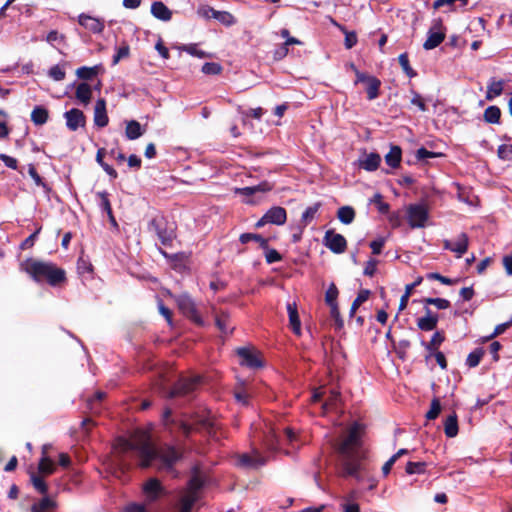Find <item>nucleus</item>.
<instances>
[{
  "label": "nucleus",
  "instance_id": "1",
  "mask_svg": "<svg viewBox=\"0 0 512 512\" xmlns=\"http://www.w3.org/2000/svg\"><path fill=\"white\" fill-rule=\"evenodd\" d=\"M113 452L120 468L128 467L127 455L135 454L142 468L153 467L158 471L174 473V467L183 456L181 449L171 444L155 445L148 431L137 429L129 439L118 437Z\"/></svg>",
  "mask_w": 512,
  "mask_h": 512
},
{
  "label": "nucleus",
  "instance_id": "2",
  "mask_svg": "<svg viewBox=\"0 0 512 512\" xmlns=\"http://www.w3.org/2000/svg\"><path fill=\"white\" fill-rule=\"evenodd\" d=\"M362 432L363 426L358 422L353 423L345 439L337 446L341 475L354 477L357 481H362L370 471L365 452L361 448Z\"/></svg>",
  "mask_w": 512,
  "mask_h": 512
},
{
  "label": "nucleus",
  "instance_id": "3",
  "mask_svg": "<svg viewBox=\"0 0 512 512\" xmlns=\"http://www.w3.org/2000/svg\"><path fill=\"white\" fill-rule=\"evenodd\" d=\"M20 269L26 272L34 281L47 282L56 287L66 281V272L56 264L35 258H28L21 262Z\"/></svg>",
  "mask_w": 512,
  "mask_h": 512
},
{
  "label": "nucleus",
  "instance_id": "4",
  "mask_svg": "<svg viewBox=\"0 0 512 512\" xmlns=\"http://www.w3.org/2000/svg\"><path fill=\"white\" fill-rule=\"evenodd\" d=\"M177 429L186 437L193 431L208 432L214 427V423L208 413L202 412L191 417L189 421L180 420L175 423Z\"/></svg>",
  "mask_w": 512,
  "mask_h": 512
},
{
  "label": "nucleus",
  "instance_id": "5",
  "mask_svg": "<svg viewBox=\"0 0 512 512\" xmlns=\"http://www.w3.org/2000/svg\"><path fill=\"white\" fill-rule=\"evenodd\" d=\"M202 383V377L199 375L192 377H181L173 388L163 392L167 398L186 397L192 394Z\"/></svg>",
  "mask_w": 512,
  "mask_h": 512
},
{
  "label": "nucleus",
  "instance_id": "6",
  "mask_svg": "<svg viewBox=\"0 0 512 512\" xmlns=\"http://www.w3.org/2000/svg\"><path fill=\"white\" fill-rule=\"evenodd\" d=\"M149 230L157 235L164 246H170L176 238L174 224H169L163 217L153 218L149 223Z\"/></svg>",
  "mask_w": 512,
  "mask_h": 512
},
{
  "label": "nucleus",
  "instance_id": "7",
  "mask_svg": "<svg viewBox=\"0 0 512 512\" xmlns=\"http://www.w3.org/2000/svg\"><path fill=\"white\" fill-rule=\"evenodd\" d=\"M406 218L410 228H423L429 219V210L425 204H409L406 207Z\"/></svg>",
  "mask_w": 512,
  "mask_h": 512
},
{
  "label": "nucleus",
  "instance_id": "8",
  "mask_svg": "<svg viewBox=\"0 0 512 512\" xmlns=\"http://www.w3.org/2000/svg\"><path fill=\"white\" fill-rule=\"evenodd\" d=\"M359 83H363L365 85L368 100L372 101L379 97L381 81L377 77L365 72L356 71L354 84L357 85Z\"/></svg>",
  "mask_w": 512,
  "mask_h": 512
},
{
  "label": "nucleus",
  "instance_id": "9",
  "mask_svg": "<svg viewBox=\"0 0 512 512\" xmlns=\"http://www.w3.org/2000/svg\"><path fill=\"white\" fill-rule=\"evenodd\" d=\"M179 310L195 324L202 326L204 324L200 314L197 311L193 299L188 294H181L176 298Z\"/></svg>",
  "mask_w": 512,
  "mask_h": 512
},
{
  "label": "nucleus",
  "instance_id": "10",
  "mask_svg": "<svg viewBox=\"0 0 512 512\" xmlns=\"http://www.w3.org/2000/svg\"><path fill=\"white\" fill-rule=\"evenodd\" d=\"M267 463V458L259 450L253 449L251 453L237 455L236 465L245 469H257Z\"/></svg>",
  "mask_w": 512,
  "mask_h": 512
},
{
  "label": "nucleus",
  "instance_id": "11",
  "mask_svg": "<svg viewBox=\"0 0 512 512\" xmlns=\"http://www.w3.org/2000/svg\"><path fill=\"white\" fill-rule=\"evenodd\" d=\"M323 244L336 254L345 252L347 248V241L345 237L339 233H336L333 229H329L325 232Z\"/></svg>",
  "mask_w": 512,
  "mask_h": 512
},
{
  "label": "nucleus",
  "instance_id": "12",
  "mask_svg": "<svg viewBox=\"0 0 512 512\" xmlns=\"http://www.w3.org/2000/svg\"><path fill=\"white\" fill-rule=\"evenodd\" d=\"M445 39V31L440 19L435 20L433 26L428 31V36L423 44L425 50H432L438 47Z\"/></svg>",
  "mask_w": 512,
  "mask_h": 512
},
{
  "label": "nucleus",
  "instance_id": "13",
  "mask_svg": "<svg viewBox=\"0 0 512 512\" xmlns=\"http://www.w3.org/2000/svg\"><path fill=\"white\" fill-rule=\"evenodd\" d=\"M469 239L466 233H461L455 240H444L443 247L446 250L456 253L457 257H462L467 252Z\"/></svg>",
  "mask_w": 512,
  "mask_h": 512
},
{
  "label": "nucleus",
  "instance_id": "14",
  "mask_svg": "<svg viewBox=\"0 0 512 512\" xmlns=\"http://www.w3.org/2000/svg\"><path fill=\"white\" fill-rule=\"evenodd\" d=\"M66 126L70 131H76L86 124V117L80 109L72 108L64 113Z\"/></svg>",
  "mask_w": 512,
  "mask_h": 512
},
{
  "label": "nucleus",
  "instance_id": "15",
  "mask_svg": "<svg viewBox=\"0 0 512 512\" xmlns=\"http://www.w3.org/2000/svg\"><path fill=\"white\" fill-rule=\"evenodd\" d=\"M78 23L94 34L102 33L105 28L103 20L87 15L85 13H82L78 16Z\"/></svg>",
  "mask_w": 512,
  "mask_h": 512
},
{
  "label": "nucleus",
  "instance_id": "16",
  "mask_svg": "<svg viewBox=\"0 0 512 512\" xmlns=\"http://www.w3.org/2000/svg\"><path fill=\"white\" fill-rule=\"evenodd\" d=\"M241 358V364L252 369H258L263 367V361L261 360L258 353L252 352L248 348H239L237 351Z\"/></svg>",
  "mask_w": 512,
  "mask_h": 512
},
{
  "label": "nucleus",
  "instance_id": "17",
  "mask_svg": "<svg viewBox=\"0 0 512 512\" xmlns=\"http://www.w3.org/2000/svg\"><path fill=\"white\" fill-rule=\"evenodd\" d=\"M164 488L156 478H150L143 485V492L149 502L156 501L163 493Z\"/></svg>",
  "mask_w": 512,
  "mask_h": 512
},
{
  "label": "nucleus",
  "instance_id": "18",
  "mask_svg": "<svg viewBox=\"0 0 512 512\" xmlns=\"http://www.w3.org/2000/svg\"><path fill=\"white\" fill-rule=\"evenodd\" d=\"M109 118L106 111V101L99 98L94 108V123L96 126L103 128L108 125Z\"/></svg>",
  "mask_w": 512,
  "mask_h": 512
},
{
  "label": "nucleus",
  "instance_id": "19",
  "mask_svg": "<svg viewBox=\"0 0 512 512\" xmlns=\"http://www.w3.org/2000/svg\"><path fill=\"white\" fill-rule=\"evenodd\" d=\"M286 219V210L280 206L272 207L264 214V221H268L275 225H283L286 222Z\"/></svg>",
  "mask_w": 512,
  "mask_h": 512
},
{
  "label": "nucleus",
  "instance_id": "20",
  "mask_svg": "<svg viewBox=\"0 0 512 512\" xmlns=\"http://www.w3.org/2000/svg\"><path fill=\"white\" fill-rule=\"evenodd\" d=\"M445 341V334L443 331H436L429 342L421 341V345L428 351L426 360L432 357V353L437 352L441 344Z\"/></svg>",
  "mask_w": 512,
  "mask_h": 512
},
{
  "label": "nucleus",
  "instance_id": "21",
  "mask_svg": "<svg viewBox=\"0 0 512 512\" xmlns=\"http://www.w3.org/2000/svg\"><path fill=\"white\" fill-rule=\"evenodd\" d=\"M426 315L417 320V326L422 331H432L437 327L438 315L433 314L429 308H425Z\"/></svg>",
  "mask_w": 512,
  "mask_h": 512
},
{
  "label": "nucleus",
  "instance_id": "22",
  "mask_svg": "<svg viewBox=\"0 0 512 512\" xmlns=\"http://www.w3.org/2000/svg\"><path fill=\"white\" fill-rule=\"evenodd\" d=\"M151 14L164 22L170 21L172 18V11L162 1L152 3Z\"/></svg>",
  "mask_w": 512,
  "mask_h": 512
},
{
  "label": "nucleus",
  "instance_id": "23",
  "mask_svg": "<svg viewBox=\"0 0 512 512\" xmlns=\"http://www.w3.org/2000/svg\"><path fill=\"white\" fill-rule=\"evenodd\" d=\"M287 311L289 316V323L296 335L301 333V322L298 315L297 305L295 302L287 304Z\"/></svg>",
  "mask_w": 512,
  "mask_h": 512
},
{
  "label": "nucleus",
  "instance_id": "24",
  "mask_svg": "<svg viewBox=\"0 0 512 512\" xmlns=\"http://www.w3.org/2000/svg\"><path fill=\"white\" fill-rule=\"evenodd\" d=\"M503 89V80H495V78H491L487 85V91L485 96L486 100L492 101L494 98L500 96L503 93Z\"/></svg>",
  "mask_w": 512,
  "mask_h": 512
},
{
  "label": "nucleus",
  "instance_id": "25",
  "mask_svg": "<svg viewBox=\"0 0 512 512\" xmlns=\"http://www.w3.org/2000/svg\"><path fill=\"white\" fill-rule=\"evenodd\" d=\"M359 165L366 171L372 172L378 169L381 157L378 153H370L359 161Z\"/></svg>",
  "mask_w": 512,
  "mask_h": 512
},
{
  "label": "nucleus",
  "instance_id": "26",
  "mask_svg": "<svg viewBox=\"0 0 512 512\" xmlns=\"http://www.w3.org/2000/svg\"><path fill=\"white\" fill-rule=\"evenodd\" d=\"M402 159V150L397 145H392L389 152L385 155V162L391 168L399 167Z\"/></svg>",
  "mask_w": 512,
  "mask_h": 512
},
{
  "label": "nucleus",
  "instance_id": "27",
  "mask_svg": "<svg viewBox=\"0 0 512 512\" xmlns=\"http://www.w3.org/2000/svg\"><path fill=\"white\" fill-rule=\"evenodd\" d=\"M272 188H273L272 184H270L267 181H263V182H261L260 184H258L256 186L243 187V188L238 189L237 191L240 194H242V195L251 196V195H254V194L258 193V192H268V191H271Z\"/></svg>",
  "mask_w": 512,
  "mask_h": 512
},
{
  "label": "nucleus",
  "instance_id": "28",
  "mask_svg": "<svg viewBox=\"0 0 512 512\" xmlns=\"http://www.w3.org/2000/svg\"><path fill=\"white\" fill-rule=\"evenodd\" d=\"M75 96L84 105L89 104L91 97H92L91 86L85 82L80 83L76 87Z\"/></svg>",
  "mask_w": 512,
  "mask_h": 512
},
{
  "label": "nucleus",
  "instance_id": "29",
  "mask_svg": "<svg viewBox=\"0 0 512 512\" xmlns=\"http://www.w3.org/2000/svg\"><path fill=\"white\" fill-rule=\"evenodd\" d=\"M49 118L48 110L43 106H36L31 112V121L37 125H44Z\"/></svg>",
  "mask_w": 512,
  "mask_h": 512
},
{
  "label": "nucleus",
  "instance_id": "30",
  "mask_svg": "<svg viewBox=\"0 0 512 512\" xmlns=\"http://www.w3.org/2000/svg\"><path fill=\"white\" fill-rule=\"evenodd\" d=\"M143 133L144 131L138 121L131 120L127 122L125 135L129 140L138 139L143 135Z\"/></svg>",
  "mask_w": 512,
  "mask_h": 512
},
{
  "label": "nucleus",
  "instance_id": "31",
  "mask_svg": "<svg viewBox=\"0 0 512 512\" xmlns=\"http://www.w3.org/2000/svg\"><path fill=\"white\" fill-rule=\"evenodd\" d=\"M444 432L447 437L453 438L458 434V420L455 413L447 416L444 421Z\"/></svg>",
  "mask_w": 512,
  "mask_h": 512
},
{
  "label": "nucleus",
  "instance_id": "32",
  "mask_svg": "<svg viewBox=\"0 0 512 512\" xmlns=\"http://www.w3.org/2000/svg\"><path fill=\"white\" fill-rule=\"evenodd\" d=\"M55 508L56 503L52 499L45 497L32 505L31 512H52Z\"/></svg>",
  "mask_w": 512,
  "mask_h": 512
},
{
  "label": "nucleus",
  "instance_id": "33",
  "mask_svg": "<svg viewBox=\"0 0 512 512\" xmlns=\"http://www.w3.org/2000/svg\"><path fill=\"white\" fill-rule=\"evenodd\" d=\"M501 118V110L498 106H489L485 109L483 119L490 124H499Z\"/></svg>",
  "mask_w": 512,
  "mask_h": 512
},
{
  "label": "nucleus",
  "instance_id": "34",
  "mask_svg": "<svg viewBox=\"0 0 512 512\" xmlns=\"http://www.w3.org/2000/svg\"><path fill=\"white\" fill-rule=\"evenodd\" d=\"M337 217L343 224H351L355 219V211L351 206H342L337 211Z\"/></svg>",
  "mask_w": 512,
  "mask_h": 512
},
{
  "label": "nucleus",
  "instance_id": "35",
  "mask_svg": "<svg viewBox=\"0 0 512 512\" xmlns=\"http://www.w3.org/2000/svg\"><path fill=\"white\" fill-rule=\"evenodd\" d=\"M100 70H101L100 65H96L93 67L82 66L76 70V75L80 79L90 80L93 77H95L99 73Z\"/></svg>",
  "mask_w": 512,
  "mask_h": 512
},
{
  "label": "nucleus",
  "instance_id": "36",
  "mask_svg": "<svg viewBox=\"0 0 512 512\" xmlns=\"http://www.w3.org/2000/svg\"><path fill=\"white\" fill-rule=\"evenodd\" d=\"M320 207H321V203L317 202V203L313 204L312 206H309L308 208H306V210L302 213L301 220H300L301 225L303 227H306L315 218V215L317 214Z\"/></svg>",
  "mask_w": 512,
  "mask_h": 512
},
{
  "label": "nucleus",
  "instance_id": "37",
  "mask_svg": "<svg viewBox=\"0 0 512 512\" xmlns=\"http://www.w3.org/2000/svg\"><path fill=\"white\" fill-rule=\"evenodd\" d=\"M229 321V315L225 312H221L216 316L215 324L222 333L226 334L232 332L233 330V327L230 326Z\"/></svg>",
  "mask_w": 512,
  "mask_h": 512
},
{
  "label": "nucleus",
  "instance_id": "38",
  "mask_svg": "<svg viewBox=\"0 0 512 512\" xmlns=\"http://www.w3.org/2000/svg\"><path fill=\"white\" fill-rule=\"evenodd\" d=\"M240 242L242 244H247L250 241H255L259 243V245L262 248H266L268 246V240L262 237L260 234H254V233H243L240 235L239 238Z\"/></svg>",
  "mask_w": 512,
  "mask_h": 512
},
{
  "label": "nucleus",
  "instance_id": "39",
  "mask_svg": "<svg viewBox=\"0 0 512 512\" xmlns=\"http://www.w3.org/2000/svg\"><path fill=\"white\" fill-rule=\"evenodd\" d=\"M370 296V291L367 289H362L359 291L357 297L354 299L351 308H350V316L352 317L357 309L368 300Z\"/></svg>",
  "mask_w": 512,
  "mask_h": 512
},
{
  "label": "nucleus",
  "instance_id": "40",
  "mask_svg": "<svg viewBox=\"0 0 512 512\" xmlns=\"http://www.w3.org/2000/svg\"><path fill=\"white\" fill-rule=\"evenodd\" d=\"M426 467H427V463L426 462H423V461H419V462L409 461V462H407V464L405 466V471L409 475H412V474H423L426 471Z\"/></svg>",
  "mask_w": 512,
  "mask_h": 512
},
{
  "label": "nucleus",
  "instance_id": "41",
  "mask_svg": "<svg viewBox=\"0 0 512 512\" xmlns=\"http://www.w3.org/2000/svg\"><path fill=\"white\" fill-rule=\"evenodd\" d=\"M96 196L99 198V207L100 209L105 212L107 215L111 214L112 206L109 200V194L106 191H100L96 193Z\"/></svg>",
  "mask_w": 512,
  "mask_h": 512
},
{
  "label": "nucleus",
  "instance_id": "42",
  "mask_svg": "<svg viewBox=\"0 0 512 512\" xmlns=\"http://www.w3.org/2000/svg\"><path fill=\"white\" fill-rule=\"evenodd\" d=\"M39 473L43 475H50L55 470L54 462L49 457H41L38 464Z\"/></svg>",
  "mask_w": 512,
  "mask_h": 512
},
{
  "label": "nucleus",
  "instance_id": "43",
  "mask_svg": "<svg viewBox=\"0 0 512 512\" xmlns=\"http://www.w3.org/2000/svg\"><path fill=\"white\" fill-rule=\"evenodd\" d=\"M483 355L484 350L482 348H476L475 350L469 353L466 359V364L471 368L478 366Z\"/></svg>",
  "mask_w": 512,
  "mask_h": 512
},
{
  "label": "nucleus",
  "instance_id": "44",
  "mask_svg": "<svg viewBox=\"0 0 512 512\" xmlns=\"http://www.w3.org/2000/svg\"><path fill=\"white\" fill-rule=\"evenodd\" d=\"M398 61L403 71L406 73L408 77L413 78L417 75L416 71L410 66L407 53L400 54L398 57Z\"/></svg>",
  "mask_w": 512,
  "mask_h": 512
},
{
  "label": "nucleus",
  "instance_id": "45",
  "mask_svg": "<svg viewBox=\"0 0 512 512\" xmlns=\"http://www.w3.org/2000/svg\"><path fill=\"white\" fill-rule=\"evenodd\" d=\"M106 397V393L102 391H97L94 396L91 399H88L87 406L88 408L94 412L97 413L99 411L98 404L102 402Z\"/></svg>",
  "mask_w": 512,
  "mask_h": 512
},
{
  "label": "nucleus",
  "instance_id": "46",
  "mask_svg": "<svg viewBox=\"0 0 512 512\" xmlns=\"http://www.w3.org/2000/svg\"><path fill=\"white\" fill-rule=\"evenodd\" d=\"M30 476L34 488L41 494H46L48 491V486L43 480V478L36 475L34 472H32Z\"/></svg>",
  "mask_w": 512,
  "mask_h": 512
},
{
  "label": "nucleus",
  "instance_id": "47",
  "mask_svg": "<svg viewBox=\"0 0 512 512\" xmlns=\"http://www.w3.org/2000/svg\"><path fill=\"white\" fill-rule=\"evenodd\" d=\"M423 302L427 305H434L439 310L450 307V301L444 298H425Z\"/></svg>",
  "mask_w": 512,
  "mask_h": 512
},
{
  "label": "nucleus",
  "instance_id": "48",
  "mask_svg": "<svg viewBox=\"0 0 512 512\" xmlns=\"http://www.w3.org/2000/svg\"><path fill=\"white\" fill-rule=\"evenodd\" d=\"M182 50L198 58H208L210 55L203 50L198 49L197 44H188L182 47Z\"/></svg>",
  "mask_w": 512,
  "mask_h": 512
},
{
  "label": "nucleus",
  "instance_id": "49",
  "mask_svg": "<svg viewBox=\"0 0 512 512\" xmlns=\"http://www.w3.org/2000/svg\"><path fill=\"white\" fill-rule=\"evenodd\" d=\"M497 156L503 161H512V144H502L497 149Z\"/></svg>",
  "mask_w": 512,
  "mask_h": 512
},
{
  "label": "nucleus",
  "instance_id": "50",
  "mask_svg": "<svg viewBox=\"0 0 512 512\" xmlns=\"http://www.w3.org/2000/svg\"><path fill=\"white\" fill-rule=\"evenodd\" d=\"M201 71L206 75H218L222 71V66L216 62H206Z\"/></svg>",
  "mask_w": 512,
  "mask_h": 512
},
{
  "label": "nucleus",
  "instance_id": "51",
  "mask_svg": "<svg viewBox=\"0 0 512 512\" xmlns=\"http://www.w3.org/2000/svg\"><path fill=\"white\" fill-rule=\"evenodd\" d=\"M440 412H441V403H440L439 399L434 398L431 402L429 411L426 413V418L428 420H434L438 417Z\"/></svg>",
  "mask_w": 512,
  "mask_h": 512
},
{
  "label": "nucleus",
  "instance_id": "52",
  "mask_svg": "<svg viewBox=\"0 0 512 512\" xmlns=\"http://www.w3.org/2000/svg\"><path fill=\"white\" fill-rule=\"evenodd\" d=\"M338 289L336 287V285L334 283H331V285L329 286V288L327 289L326 293H325V301L327 303V305H333V304H337V297H338Z\"/></svg>",
  "mask_w": 512,
  "mask_h": 512
},
{
  "label": "nucleus",
  "instance_id": "53",
  "mask_svg": "<svg viewBox=\"0 0 512 512\" xmlns=\"http://www.w3.org/2000/svg\"><path fill=\"white\" fill-rule=\"evenodd\" d=\"M48 76L55 81H61L65 78L66 73L59 65H54L49 69Z\"/></svg>",
  "mask_w": 512,
  "mask_h": 512
},
{
  "label": "nucleus",
  "instance_id": "54",
  "mask_svg": "<svg viewBox=\"0 0 512 512\" xmlns=\"http://www.w3.org/2000/svg\"><path fill=\"white\" fill-rule=\"evenodd\" d=\"M129 52H130V48H129V46L127 44H124V45L120 46L117 49L116 54L113 56L112 64L116 65V64H118V62L121 59L128 57L129 56Z\"/></svg>",
  "mask_w": 512,
  "mask_h": 512
},
{
  "label": "nucleus",
  "instance_id": "55",
  "mask_svg": "<svg viewBox=\"0 0 512 512\" xmlns=\"http://www.w3.org/2000/svg\"><path fill=\"white\" fill-rule=\"evenodd\" d=\"M440 156H442V153L432 152V151L427 150L424 147H421L416 151L417 160H426L429 158H436V157H440Z\"/></svg>",
  "mask_w": 512,
  "mask_h": 512
},
{
  "label": "nucleus",
  "instance_id": "56",
  "mask_svg": "<svg viewBox=\"0 0 512 512\" xmlns=\"http://www.w3.org/2000/svg\"><path fill=\"white\" fill-rule=\"evenodd\" d=\"M194 502H195L194 496L188 495V496L183 497L181 499L180 509L178 512H191Z\"/></svg>",
  "mask_w": 512,
  "mask_h": 512
},
{
  "label": "nucleus",
  "instance_id": "57",
  "mask_svg": "<svg viewBox=\"0 0 512 512\" xmlns=\"http://www.w3.org/2000/svg\"><path fill=\"white\" fill-rule=\"evenodd\" d=\"M265 112L266 111L263 108L257 107V108H252V109H249L246 111H241V114L245 118L251 117V118L260 120L262 118V116L265 114Z\"/></svg>",
  "mask_w": 512,
  "mask_h": 512
},
{
  "label": "nucleus",
  "instance_id": "58",
  "mask_svg": "<svg viewBox=\"0 0 512 512\" xmlns=\"http://www.w3.org/2000/svg\"><path fill=\"white\" fill-rule=\"evenodd\" d=\"M411 94H412L411 104L417 106L419 108V110H421L423 112L426 111L427 106H426L422 96L414 90H411Z\"/></svg>",
  "mask_w": 512,
  "mask_h": 512
},
{
  "label": "nucleus",
  "instance_id": "59",
  "mask_svg": "<svg viewBox=\"0 0 512 512\" xmlns=\"http://www.w3.org/2000/svg\"><path fill=\"white\" fill-rule=\"evenodd\" d=\"M371 201L377 205L380 213H388L390 206L388 203L383 202L381 194H375Z\"/></svg>",
  "mask_w": 512,
  "mask_h": 512
},
{
  "label": "nucleus",
  "instance_id": "60",
  "mask_svg": "<svg viewBox=\"0 0 512 512\" xmlns=\"http://www.w3.org/2000/svg\"><path fill=\"white\" fill-rule=\"evenodd\" d=\"M330 315L335 320L337 328H342L344 323L343 319L341 318L340 311L338 308V304L330 305Z\"/></svg>",
  "mask_w": 512,
  "mask_h": 512
},
{
  "label": "nucleus",
  "instance_id": "61",
  "mask_svg": "<svg viewBox=\"0 0 512 512\" xmlns=\"http://www.w3.org/2000/svg\"><path fill=\"white\" fill-rule=\"evenodd\" d=\"M212 16L214 19H217L220 22L228 24V25L231 24L232 20H233V16L230 13L225 12V11L212 12Z\"/></svg>",
  "mask_w": 512,
  "mask_h": 512
},
{
  "label": "nucleus",
  "instance_id": "62",
  "mask_svg": "<svg viewBox=\"0 0 512 512\" xmlns=\"http://www.w3.org/2000/svg\"><path fill=\"white\" fill-rule=\"evenodd\" d=\"M41 231V227H39L34 233H32L29 237H27L20 245L22 250L29 249L34 246L37 235Z\"/></svg>",
  "mask_w": 512,
  "mask_h": 512
},
{
  "label": "nucleus",
  "instance_id": "63",
  "mask_svg": "<svg viewBox=\"0 0 512 512\" xmlns=\"http://www.w3.org/2000/svg\"><path fill=\"white\" fill-rule=\"evenodd\" d=\"M65 36L63 34H59L58 31L52 30L47 34L46 41L53 45L55 42H64Z\"/></svg>",
  "mask_w": 512,
  "mask_h": 512
},
{
  "label": "nucleus",
  "instance_id": "64",
  "mask_svg": "<svg viewBox=\"0 0 512 512\" xmlns=\"http://www.w3.org/2000/svg\"><path fill=\"white\" fill-rule=\"evenodd\" d=\"M124 512H149V511L146 509V507L143 504L130 503L125 507Z\"/></svg>",
  "mask_w": 512,
  "mask_h": 512
}]
</instances>
